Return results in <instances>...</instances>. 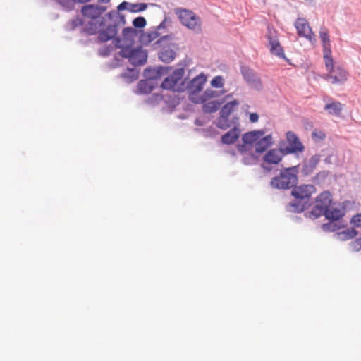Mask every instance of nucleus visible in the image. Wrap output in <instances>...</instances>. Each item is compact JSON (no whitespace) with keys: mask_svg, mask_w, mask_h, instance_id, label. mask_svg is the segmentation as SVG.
Returning a JSON list of instances; mask_svg holds the SVG:
<instances>
[{"mask_svg":"<svg viewBox=\"0 0 361 361\" xmlns=\"http://www.w3.org/2000/svg\"><path fill=\"white\" fill-rule=\"evenodd\" d=\"M147 8L146 3H130L129 2V12L138 13L145 11Z\"/></svg>","mask_w":361,"mask_h":361,"instance_id":"nucleus-34","label":"nucleus"},{"mask_svg":"<svg viewBox=\"0 0 361 361\" xmlns=\"http://www.w3.org/2000/svg\"><path fill=\"white\" fill-rule=\"evenodd\" d=\"M299 167L300 165H296L283 168L278 176L271 179V187L278 190H288L295 187L298 181Z\"/></svg>","mask_w":361,"mask_h":361,"instance_id":"nucleus-2","label":"nucleus"},{"mask_svg":"<svg viewBox=\"0 0 361 361\" xmlns=\"http://www.w3.org/2000/svg\"><path fill=\"white\" fill-rule=\"evenodd\" d=\"M139 31L133 27H127L123 28L122 31V39L119 37H116V35L111 39L113 40L114 47L118 49V46H133L135 42V38L137 37Z\"/></svg>","mask_w":361,"mask_h":361,"instance_id":"nucleus-10","label":"nucleus"},{"mask_svg":"<svg viewBox=\"0 0 361 361\" xmlns=\"http://www.w3.org/2000/svg\"><path fill=\"white\" fill-rule=\"evenodd\" d=\"M57 1L66 11L73 9L74 2L73 0H57Z\"/></svg>","mask_w":361,"mask_h":361,"instance_id":"nucleus-42","label":"nucleus"},{"mask_svg":"<svg viewBox=\"0 0 361 361\" xmlns=\"http://www.w3.org/2000/svg\"><path fill=\"white\" fill-rule=\"evenodd\" d=\"M120 51L117 53L122 58L127 59L129 63L137 66H143L147 63L148 53L142 47L129 45L118 46Z\"/></svg>","mask_w":361,"mask_h":361,"instance_id":"nucleus-3","label":"nucleus"},{"mask_svg":"<svg viewBox=\"0 0 361 361\" xmlns=\"http://www.w3.org/2000/svg\"><path fill=\"white\" fill-rule=\"evenodd\" d=\"M245 107H246V108H249V105H245V106H244L243 107V109H245Z\"/></svg>","mask_w":361,"mask_h":361,"instance_id":"nucleus-57","label":"nucleus"},{"mask_svg":"<svg viewBox=\"0 0 361 361\" xmlns=\"http://www.w3.org/2000/svg\"><path fill=\"white\" fill-rule=\"evenodd\" d=\"M224 85V80L222 76L218 75L215 76L211 80V85L215 88H221Z\"/></svg>","mask_w":361,"mask_h":361,"instance_id":"nucleus-39","label":"nucleus"},{"mask_svg":"<svg viewBox=\"0 0 361 361\" xmlns=\"http://www.w3.org/2000/svg\"><path fill=\"white\" fill-rule=\"evenodd\" d=\"M348 73L343 68L338 66L334 68L327 75L331 80L332 83H343L347 80Z\"/></svg>","mask_w":361,"mask_h":361,"instance_id":"nucleus-20","label":"nucleus"},{"mask_svg":"<svg viewBox=\"0 0 361 361\" xmlns=\"http://www.w3.org/2000/svg\"><path fill=\"white\" fill-rule=\"evenodd\" d=\"M147 25L146 19L142 16H138L133 19V28L142 29Z\"/></svg>","mask_w":361,"mask_h":361,"instance_id":"nucleus-37","label":"nucleus"},{"mask_svg":"<svg viewBox=\"0 0 361 361\" xmlns=\"http://www.w3.org/2000/svg\"><path fill=\"white\" fill-rule=\"evenodd\" d=\"M108 19H99V20H90L85 26L82 28V32L88 35H92L99 33L104 30L108 25Z\"/></svg>","mask_w":361,"mask_h":361,"instance_id":"nucleus-14","label":"nucleus"},{"mask_svg":"<svg viewBox=\"0 0 361 361\" xmlns=\"http://www.w3.org/2000/svg\"><path fill=\"white\" fill-rule=\"evenodd\" d=\"M239 105V102L236 99L228 102L225 104L220 110V115L222 117H228L231 114L233 111L234 107Z\"/></svg>","mask_w":361,"mask_h":361,"instance_id":"nucleus-27","label":"nucleus"},{"mask_svg":"<svg viewBox=\"0 0 361 361\" xmlns=\"http://www.w3.org/2000/svg\"><path fill=\"white\" fill-rule=\"evenodd\" d=\"M198 92H192V91H190V94H189V99L190 100L195 103V104H203L204 103V99L202 97V95H200L199 96L197 94Z\"/></svg>","mask_w":361,"mask_h":361,"instance_id":"nucleus-38","label":"nucleus"},{"mask_svg":"<svg viewBox=\"0 0 361 361\" xmlns=\"http://www.w3.org/2000/svg\"><path fill=\"white\" fill-rule=\"evenodd\" d=\"M255 160L256 158L253 154H249L242 159V162L245 165H252L255 164Z\"/></svg>","mask_w":361,"mask_h":361,"instance_id":"nucleus-48","label":"nucleus"},{"mask_svg":"<svg viewBox=\"0 0 361 361\" xmlns=\"http://www.w3.org/2000/svg\"><path fill=\"white\" fill-rule=\"evenodd\" d=\"M171 35H166L158 39L154 44V48H160L158 58L165 63L172 62L176 57V44L172 42Z\"/></svg>","mask_w":361,"mask_h":361,"instance_id":"nucleus-4","label":"nucleus"},{"mask_svg":"<svg viewBox=\"0 0 361 361\" xmlns=\"http://www.w3.org/2000/svg\"><path fill=\"white\" fill-rule=\"evenodd\" d=\"M74 4L75 3H80V4H83V3H86V2H89L91 0H73Z\"/></svg>","mask_w":361,"mask_h":361,"instance_id":"nucleus-53","label":"nucleus"},{"mask_svg":"<svg viewBox=\"0 0 361 361\" xmlns=\"http://www.w3.org/2000/svg\"><path fill=\"white\" fill-rule=\"evenodd\" d=\"M286 140L287 145L283 147V149L287 155L295 154L297 156L299 153L304 152L305 146L294 132L288 131L286 133Z\"/></svg>","mask_w":361,"mask_h":361,"instance_id":"nucleus-9","label":"nucleus"},{"mask_svg":"<svg viewBox=\"0 0 361 361\" xmlns=\"http://www.w3.org/2000/svg\"><path fill=\"white\" fill-rule=\"evenodd\" d=\"M311 205V202H302L299 199L294 200L286 205V210L291 213H300L307 209Z\"/></svg>","mask_w":361,"mask_h":361,"instance_id":"nucleus-18","label":"nucleus"},{"mask_svg":"<svg viewBox=\"0 0 361 361\" xmlns=\"http://www.w3.org/2000/svg\"><path fill=\"white\" fill-rule=\"evenodd\" d=\"M286 155L281 145L279 148L271 149L267 152L263 157V161L269 164H278Z\"/></svg>","mask_w":361,"mask_h":361,"instance_id":"nucleus-17","label":"nucleus"},{"mask_svg":"<svg viewBox=\"0 0 361 361\" xmlns=\"http://www.w3.org/2000/svg\"><path fill=\"white\" fill-rule=\"evenodd\" d=\"M344 215L343 212L338 208H333L331 209L330 208L326 210V213L324 214L323 216H325L326 219L334 221L340 219Z\"/></svg>","mask_w":361,"mask_h":361,"instance_id":"nucleus-28","label":"nucleus"},{"mask_svg":"<svg viewBox=\"0 0 361 361\" xmlns=\"http://www.w3.org/2000/svg\"><path fill=\"white\" fill-rule=\"evenodd\" d=\"M262 167L264 169H266V167L264 166V164H262Z\"/></svg>","mask_w":361,"mask_h":361,"instance_id":"nucleus-58","label":"nucleus"},{"mask_svg":"<svg viewBox=\"0 0 361 361\" xmlns=\"http://www.w3.org/2000/svg\"><path fill=\"white\" fill-rule=\"evenodd\" d=\"M83 20L82 18L77 16L75 18L71 20L69 22L66 23L65 25V29L67 31H72L75 30L76 27L82 25Z\"/></svg>","mask_w":361,"mask_h":361,"instance_id":"nucleus-32","label":"nucleus"},{"mask_svg":"<svg viewBox=\"0 0 361 361\" xmlns=\"http://www.w3.org/2000/svg\"><path fill=\"white\" fill-rule=\"evenodd\" d=\"M250 121L251 123H257L259 121V115L257 113H250L249 114Z\"/></svg>","mask_w":361,"mask_h":361,"instance_id":"nucleus-51","label":"nucleus"},{"mask_svg":"<svg viewBox=\"0 0 361 361\" xmlns=\"http://www.w3.org/2000/svg\"><path fill=\"white\" fill-rule=\"evenodd\" d=\"M148 36L149 37V39L151 42L158 38L159 37H161V35L163 34L162 32H159L155 27L153 30L149 31L147 32Z\"/></svg>","mask_w":361,"mask_h":361,"instance_id":"nucleus-47","label":"nucleus"},{"mask_svg":"<svg viewBox=\"0 0 361 361\" xmlns=\"http://www.w3.org/2000/svg\"><path fill=\"white\" fill-rule=\"evenodd\" d=\"M247 145H248V144L243 142V144H238L236 147L239 152L243 153L248 150Z\"/></svg>","mask_w":361,"mask_h":361,"instance_id":"nucleus-50","label":"nucleus"},{"mask_svg":"<svg viewBox=\"0 0 361 361\" xmlns=\"http://www.w3.org/2000/svg\"><path fill=\"white\" fill-rule=\"evenodd\" d=\"M149 37L148 36L147 32H145L144 31H141V33H140V37H139V42L142 45L147 46L149 43H151V41H150Z\"/></svg>","mask_w":361,"mask_h":361,"instance_id":"nucleus-45","label":"nucleus"},{"mask_svg":"<svg viewBox=\"0 0 361 361\" xmlns=\"http://www.w3.org/2000/svg\"><path fill=\"white\" fill-rule=\"evenodd\" d=\"M215 124L218 128L221 130H226L231 126V122L229 121V118L222 117V116H219Z\"/></svg>","mask_w":361,"mask_h":361,"instance_id":"nucleus-31","label":"nucleus"},{"mask_svg":"<svg viewBox=\"0 0 361 361\" xmlns=\"http://www.w3.org/2000/svg\"><path fill=\"white\" fill-rule=\"evenodd\" d=\"M116 66H118V64H116V65H113V64H112V65H111V68H115Z\"/></svg>","mask_w":361,"mask_h":361,"instance_id":"nucleus-56","label":"nucleus"},{"mask_svg":"<svg viewBox=\"0 0 361 361\" xmlns=\"http://www.w3.org/2000/svg\"><path fill=\"white\" fill-rule=\"evenodd\" d=\"M240 71L245 82L250 89L257 92L263 90L264 85L259 73L247 66H241Z\"/></svg>","mask_w":361,"mask_h":361,"instance_id":"nucleus-6","label":"nucleus"},{"mask_svg":"<svg viewBox=\"0 0 361 361\" xmlns=\"http://www.w3.org/2000/svg\"><path fill=\"white\" fill-rule=\"evenodd\" d=\"M168 22H171L170 19L168 18V17H165L164 19L161 22V23L157 25V27H155V28L159 31V32H162L163 34L166 32V23Z\"/></svg>","mask_w":361,"mask_h":361,"instance_id":"nucleus-46","label":"nucleus"},{"mask_svg":"<svg viewBox=\"0 0 361 361\" xmlns=\"http://www.w3.org/2000/svg\"><path fill=\"white\" fill-rule=\"evenodd\" d=\"M295 28L297 29L298 35L300 37H303L313 43L315 42L314 35L312 31L309 23L305 18H298L295 23Z\"/></svg>","mask_w":361,"mask_h":361,"instance_id":"nucleus-15","label":"nucleus"},{"mask_svg":"<svg viewBox=\"0 0 361 361\" xmlns=\"http://www.w3.org/2000/svg\"><path fill=\"white\" fill-rule=\"evenodd\" d=\"M139 73L140 70L138 68H128L120 75V77L122 78L127 83H131L138 78Z\"/></svg>","mask_w":361,"mask_h":361,"instance_id":"nucleus-25","label":"nucleus"},{"mask_svg":"<svg viewBox=\"0 0 361 361\" xmlns=\"http://www.w3.org/2000/svg\"><path fill=\"white\" fill-rule=\"evenodd\" d=\"M315 192V188L313 185H302L293 188L291 195L294 198L299 199L302 202H310L311 195Z\"/></svg>","mask_w":361,"mask_h":361,"instance_id":"nucleus-12","label":"nucleus"},{"mask_svg":"<svg viewBox=\"0 0 361 361\" xmlns=\"http://www.w3.org/2000/svg\"><path fill=\"white\" fill-rule=\"evenodd\" d=\"M174 11L184 26L193 30L200 28V18L192 11L180 8H175Z\"/></svg>","mask_w":361,"mask_h":361,"instance_id":"nucleus-8","label":"nucleus"},{"mask_svg":"<svg viewBox=\"0 0 361 361\" xmlns=\"http://www.w3.org/2000/svg\"><path fill=\"white\" fill-rule=\"evenodd\" d=\"M332 202L331 194L329 191L321 192L315 199L314 205L309 212H305V216L312 220L316 219L326 213Z\"/></svg>","mask_w":361,"mask_h":361,"instance_id":"nucleus-5","label":"nucleus"},{"mask_svg":"<svg viewBox=\"0 0 361 361\" xmlns=\"http://www.w3.org/2000/svg\"><path fill=\"white\" fill-rule=\"evenodd\" d=\"M273 144V138L271 135H267L256 141L255 144V152L257 153L264 152Z\"/></svg>","mask_w":361,"mask_h":361,"instance_id":"nucleus-22","label":"nucleus"},{"mask_svg":"<svg viewBox=\"0 0 361 361\" xmlns=\"http://www.w3.org/2000/svg\"><path fill=\"white\" fill-rule=\"evenodd\" d=\"M320 158V155L316 154L314 155H312L308 159H304L302 163L301 164H299V169L300 168L301 174L303 176H308L311 175L316 169L318 164L319 163Z\"/></svg>","mask_w":361,"mask_h":361,"instance_id":"nucleus-16","label":"nucleus"},{"mask_svg":"<svg viewBox=\"0 0 361 361\" xmlns=\"http://www.w3.org/2000/svg\"><path fill=\"white\" fill-rule=\"evenodd\" d=\"M195 124L197 126H202L203 123L198 118L195 121Z\"/></svg>","mask_w":361,"mask_h":361,"instance_id":"nucleus-54","label":"nucleus"},{"mask_svg":"<svg viewBox=\"0 0 361 361\" xmlns=\"http://www.w3.org/2000/svg\"><path fill=\"white\" fill-rule=\"evenodd\" d=\"M202 95L204 99V102H205L209 99L214 98L219 96L216 91L211 89H207Z\"/></svg>","mask_w":361,"mask_h":361,"instance_id":"nucleus-43","label":"nucleus"},{"mask_svg":"<svg viewBox=\"0 0 361 361\" xmlns=\"http://www.w3.org/2000/svg\"><path fill=\"white\" fill-rule=\"evenodd\" d=\"M240 130L235 126L221 137V142L225 145L234 144L240 137Z\"/></svg>","mask_w":361,"mask_h":361,"instance_id":"nucleus-21","label":"nucleus"},{"mask_svg":"<svg viewBox=\"0 0 361 361\" xmlns=\"http://www.w3.org/2000/svg\"><path fill=\"white\" fill-rule=\"evenodd\" d=\"M114 47L112 46H106L102 49H100L99 54L102 56H108L113 51Z\"/></svg>","mask_w":361,"mask_h":361,"instance_id":"nucleus-49","label":"nucleus"},{"mask_svg":"<svg viewBox=\"0 0 361 361\" xmlns=\"http://www.w3.org/2000/svg\"><path fill=\"white\" fill-rule=\"evenodd\" d=\"M357 233V231L354 228H350L334 233V238L338 240L345 241L353 238Z\"/></svg>","mask_w":361,"mask_h":361,"instance_id":"nucleus-24","label":"nucleus"},{"mask_svg":"<svg viewBox=\"0 0 361 361\" xmlns=\"http://www.w3.org/2000/svg\"><path fill=\"white\" fill-rule=\"evenodd\" d=\"M206 81L207 78L205 75L200 73L185 85V89H188L189 91L200 92L202 90Z\"/></svg>","mask_w":361,"mask_h":361,"instance_id":"nucleus-19","label":"nucleus"},{"mask_svg":"<svg viewBox=\"0 0 361 361\" xmlns=\"http://www.w3.org/2000/svg\"><path fill=\"white\" fill-rule=\"evenodd\" d=\"M106 8L103 6L88 4L85 5L81 12L84 17L90 18V20L106 19V14L105 16H101L106 11Z\"/></svg>","mask_w":361,"mask_h":361,"instance_id":"nucleus-11","label":"nucleus"},{"mask_svg":"<svg viewBox=\"0 0 361 361\" xmlns=\"http://www.w3.org/2000/svg\"><path fill=\"white\" fill-rule=\"evenodd\" d=\"M221 104V102L219 101H210L203 104L202 110L204 113H214L219 109Z\"/></svg>","mask_w":361,"mask_h":361,"instance_id":"nucleus-30","label":"nucleus"},{"mask_svg":"<svg viewBox=\"0 0 361 361\" xmlns=\"http://www.w3.org/2000/svg\"><path fill=\"white\" fill-rule=\"evenodd\" d=\"M349 249L352 252H358L359 250H361V237L352 241L349 244Z\"/></svg>","mask_w":361,"mask_h":361,"instance_id":"nucleus-41","label":"nucleus"},{"mask_svg":"<svg viewBox=\"0 0 361 361\" xmlns=\"http://www.w3.org/2000/svg\"><path fill=\"white\" fill-rule=\"evenodd\" d=\"M124 10L129 11V2L123 1L117 6L116 11L112 10L106 13L109 23L97 36L99 42H106L113 39L118 32V27L126 23L125 16L119 13Z\"/></svg>","mask_w":361,"mask_h":361,"instance_id":"nucleus-1","label":"nucleus"},{"mask_svg":"<svg viewBox=\"0 0 361 361\" xmlns=\"http://www.w3.org/2000/svg\"><path fill=\"white\" fill-rule=\"evenodd\" d=\"M171 69V67L169 66H159L156 68V71H157L158 75L157 79L159 80L162 76L166 75L169 70Z\"/></svg>","mask_w":361,"mask_h":361,"instance_id":"nucleus-44","label":"nucleus"},{"mask_svg":"<svg viewBox=\"0 0 361 361\" xmlns=\"http://www.w3.org/2000/svg\"><path fill=\"white\" fill-rule=\"evenodd\" d=\"M319 37L322 43L323 50H326V54L329 53L331 49V42L327 31L322 28L319 31Z\"/></svg>","mask_w":361,"mask_h":361,"instance_id":"nucleus-29","label":"nucleus"},{"mask_svg":"<svg viewBox=\"0 0 361 361\" xmlns=\"http://www.w3.org/2000/svg\"><path fill=\"white\" fill-rule=\"evenodd\" d=\"M275 33L274 30H271L269 27H268V35L267 38L269 40V44L270 47V52L281 58L285 59L286 61H289V60L286 57L284 51L283 47H281L279 39L276 37L274 36Z\"/></svg>","mask_w":361,"mask_h":361,"instance_id":"nucleus-13","label":"nucleus"},{"mask_svg":"<svg viewBox=\"0 0 361 361\" xmlns=\"http://www.w3.org/2000/svg\"><path fill=\"white\" fill-rule=\"evenodd\" d=\"M158 73L155 68L148 67L144 70L143 76L147 80H152L153 82H157Z\"/></svg>","mask_w":361,"mask_h":361,"instance_id":"nucleus-33","label":"nucleus"},{"mask_svg":"<svg viewBox=\"0 0 361 361\" xmlns=\"http://www.w3.org/2000/svg\"><path fill=\"white\" fill-rule=\"evenodd\" d=\"M322 228L324 231L334 232L338 229V227L336 223L332 221V222L323 224L322 225Z\"/></svg>","mask_w":361,"mask_h":361,"instance_id":"nucleus-40","label":"nucleus"},{"mask_svg":"<svg viewBox=\"0 0 361 361\" xmlns=\"http://www.w3.org/2000/svg\"><path fill=\"white\" fill-rule=\"evenodd\" d=\"M185 69L183 67L175 69L173 73L167 76L161 84V87L164 90H172L173 92H182L185 90V80L181 82L180 86H176L184 75Z\"/></svg>","mask_w":361,"mask_h":361,"instance_id":"nucleus-7","label":"nucleus"},{"mask_svg":"<svg viewBox=\"0 0 361 361\" xmlns=\"http://www.w3.org/2000/svg\"><path fill=\"white\" fill-rule=\"evenodd\" d=\"M257 140L254 133L252 132V130L244 133L242 136V141L245 144H248V145H252L254 143L255 144Z\"/></svg>","mask_w":361,"mask_h":361,"instance_id":"nucleus-35","label":"nucleus"},{"mask_svg":"<svg viewBox=\"0 0 361 361\" xmlns=\"http://www.w3.org/2000/svg\"><path fill=\"white\" fill-rule=\"evenodd\" d=\"M158 85L157 82H153L150 80H141L137 83V91L139 94H149Z\"/></svg>","mask_w":361,"mask_h":361,"instance_id":"nucleus-23","label":"nucleus"},{"mask_svg":"<svg viewBox=\"0 0 361 361\" xmlns=\"http://www.w3.org/2000/svg\"><path fill=\"white\" fill-rule=\"evenodd\" d=\"M100 3H108L110 0H97Z\"/></svg>","mask_w":361,"mask_h":361,"instance_id":"nucleus-55","label":"nucleus"},{"mask_svg":"<svg viewBox=\"0 0 361 361\" xmlns=\"http://www.w3.org/2000/svg\"><path fill=\"white\" fill-rule=\"evenodd\" d=\"M343 105L340 102L333 101L324 106V110L327 111L330 115L338 116L342 111Z\"/></svg>","mask_w":361,"mask_h":361,"instance_id":"nucleus-26","label":"nucleus"},{"mask_svg":"<svg viewBox=\"0 0 361 361\" xmlns=\"http://www.w3.org/2000/svg\"><path fill=\"white\" fill-rule=\"evenodd\" d=\"M323 54L326 67L331 72L334 68V61L331 56V49H329V53H328V54H326V50H323Z\"/></svg>","mask_w":361,"mask_h":361,"instance_id":"nucleus-36","label":"nucleus"},{"mask_svg":"<svg viewBox=\"0 0 361 361\" xmlns=\"http://www.w3.org/2000/svg\"><path fill=\"white\" fill-rule=\"evenodd\" d=\"M252 132L254 133L257 140L259 139L262 138V137L265 134V132L264 130H252Z\"/></svg>","mask_w":361,"mask_h":361,"instance_id":"nucleus-52","label":"nucleus"}]
</instances>
